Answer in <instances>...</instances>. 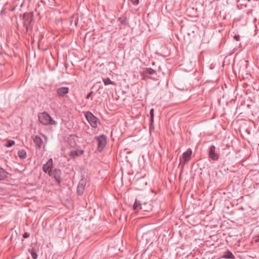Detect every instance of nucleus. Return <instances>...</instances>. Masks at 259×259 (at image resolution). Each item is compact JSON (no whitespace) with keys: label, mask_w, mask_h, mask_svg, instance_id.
Returning <instances> with one entry per match:
<instances>
[{"label":"nucleus","mask_w":259,"mask_h":259,"mask_svg":"<svg viewBox=\"0 0 259 259\" xmlns=\"http://www.w3.org/2000/svg\"><path fill=\"white\" fill-rule=\"evenodd\" d=\"M38 119L40 122L44 125L56 124L55 121L46 112L40 113L38 115Z\"/></svg>","instance_id":"nucleus-1"},{"label":"nucleus","mask_w":259,"mask_h":259,"mask_svg":"<svg viewBox=\"0 0 259 259\" xmlns=\"http://www.w3.org/2000/svg\"><path fill=\"white\" fill-rule=\"evenodd\" d=\"M85 118L93 127L96 128L97 127L98 119L91 112L89 111L86 113Z\"/></svg>","instance_id":"nucleus-2"},{"label":"nucleus","mask_w":259,"mask_h":259,"mask_svg":"<svg viewBox=\"0 0 259 259\" xmlns=\"http://www.w3.org/2000/svg\"><path fill=\"white\" fill-rule=\"evenodd\" d=\"M96 138L98 142V149L99 151H101L106 144V138L104 135H101Z\"/></svg>","instance_id":"nucleus-3"},{"label":"nucleus","mask_w":259,"mask_h":259,"mask_svg":"<svg viewBox=\"0 0 259 259\" xmlns=\"http://www.w3.org/2000/svg\"><path fill=\"white\" fill-rule=\"evenodd\" d=\"M53 166V160L52 158H50L48 161L47 163L44 164L42 167L44 171L46 173H48L49 175V176H52Z\"/></svg>","instance_id":"nucleus-4"},{"label":"nucleus","mask_w":259,"mask_h":259,"mask_svg":"<svg viewBox=\"0 0 259 259\" xmlns=\"http://www.w3.org/2000/svg\"><path fill=\"white\" fill-rule=\"evenodd\" d=\"M215 147L214 146H211L209 150V157L212 160H217L219 158V154L215 152Z\"/></svg>","instance_id":"nucleus-5"},{"label":"nucleus","mask_w":259,"mask_h":259,"mask_svg":"<svg viewBox=\"0 0 259 259\" xmlns=\"http://www.w3.org/2000/svg\"><path fill=\"white\" fill-rule=\"evenodd\" d=\"M86 182L87 181L84 179H82L79 181L77 189V192L78 195L82 194L84 188L86 185Z\"/></svg>","instance_id":"nucleus-6"},{"label":"nucleus","mask_w":259,"mask_h":259,"mask_svg":"<svg viewBox=\"0 0 259 259\" xmlns=\"http://www.w3.org/2000/svg\"><path fill=\"white\" fill-rule=\"evenodd\" d=\"M61 175V171L59 169H54L53 170H52V176L55 180L58 183L60 181V176Z\"/></svg>","instance_id":"nucleus-7"},{"label":"nucleus","mask_w":259,"mask_h":259,"mask_svg":"<svg viewBox=\"0 0 259 259\" xmlns=\"http://www.w3.org/2000/svg\"><path fill=\"white\" fill-rule=\"evenodd\" d=\"M192 152V150L189 148L186 151L183 153V158L184 159L185 162H187L190 159Z\"/></svg>","instance_id":"nucleus-8"},{"label":"nucleus","mask_w":259,"mask_h":259,"mask_svg":"<svg viewBox=\"0 0 259 259\" xmlns=\"http://www.w3.org/2000/svg\"><path fill=\"white\" fill-rule=\"evenodd\" d=\"M69 89L67 87H62L58 89L57 94L58 96L63 97L68 93Z\"/></svg>","instance_id":"nucleus-9"},{"label":"nucleus","mask_w":259,"mask_h":259,"mask_svg":"<svg viewBox=\"0 0 259 259\" xmlns=\"http://www.w3.org/2000/svg\"><path fill=\"white\" fill-rule=\"evenodd\" d=\"M33 141H34V142L35 144L36 148L39 149L41 147V144L42 143V140L41 139V138L39 136H36L34 138Z\"/></svg>","instance_id":"nucleus-10"},{"label":"nucleus","mask_w":259,"mask_h":259,"mask_svg":"<svg viewBox=\"0 0 259 259\" xmlns=\"http://www.w3.org/2000/svg\"><path fill=\"white\" fill-rule=\"evenodd\" d=\"M83 153V151L82 150H74L70 151L69 155L73 157H75L81 155Z\"/></svg>","instance_id":"nucleus-11"},{"label":"nucleus","mask_w":259,"mask_h":259,"mask_svg":"<svg viewBox=\"0 0 259 259\" xmlns=\"http://www.w3.org/2000/svg\"><path fill=\"white\" fill-rule=\"evenodd\" d=\"M234 256L233 254L231 252H230L229 251H227V252H225V253L223 255V258H227V259L234 258Z\"/></svg>","instance_id":"nucleus-12"},{"label":"nucleus","mask_w":259,"mask_h":259,"mask_svg":"<svg viewBox=\"0 0 259 259\" xmlns=\"http://www.w3.org/2000/svg\"><path fill=\"white\" fill-rule=\"evenodd\" d=\"M18 155L21 159H25L26 157V153L24 150L18 152Z\"/></svg>","instance_id":"nucleus-13"},{"label":"nucleus","mask_w":259,"mask_h":259,"mask_svg":"<svg viewBox=\"0 0 259 259\" xmlns=\"http://www.w3.org/2000/svg\"><path fill=\"white\" fill-rule=\"evenodd\" d=\"M133 209L136 211L142 209L141 204L138 202L137 200H136L135 202V203L133 205Z\"/></svg>","instance_id":"nucleus-14"},{"label":"nucleus","mask_w":259,"mask_h":259,"mask_svg":"<svg viewBox=\"0 0 259 259\" xmlns=\"http://www.w3.org/2000/svg\"><path fill=\"white\" fill-rule=\"evenodd\" d=\"M7 174V172L4 169L0 168V180L6 178Z\"/></svg>","instance_id":"nucleus-15"},{"label":"nucleus","mask_w":259,"mask_h":259,"mask_svg":"<svg viewBox=\"0 0 259 259\" xmlns=\"http://www.w3.org/2000/svg\"><path fill=\"white\" fill-rule=\"evenodd\" d=\"M103 81L105 85L114 84V83L113 81H112L109 78H104L103 79Z\"/></svg>","instance_id":"nucleus-16"},{"label":"nucleus","mask_w":259,"mask_h":259,"mask_svg":"<svg viewBox=\"0 0 259 259\" xmlns=\"http://www.w3.org/2000/svg\"><path fill=\"white\" fill-rule=\"evenodd\" d=\"M30 253L31 254L32 257L33 259H36L37 257V254L36 253L35 250L32 248L30 251Z\"/></svg>","instance_id":"nucleus-17"},{"label":"nucleus","mask_w":259,"mask_h":259,"mask_svg":"<svg viewBox=\"0 0 259 259\" xmlns=\"http://www.w3.org/2000/svg\"><path fill=\"white\" fill-rule=\"evenodd\" d=\"M146 72L150 75L155 74L156 73V71L152 68L147 69Z\"/></svg>","instance_id":"nucleus-18"},{"label":"nucleus","mask_w":259,"mask_h":259,"mask_svg":"<svg viewBox=\"0 0 259 259\" xmlns=\"http://www.w3.org/2000/svg\"><path fill=\"white\" fill-rule=\"evenodd\" d=\"M14 144H15L14 141L10 140V141H8L7 144L6 145V146L7 147H10Z\"/></svg>","instance_id":"nucleus-19"},{"label":"nucleus","mask_w":259,"mask_h":259,"mask_svg":"<svg viewBox=\"0 0 259 259\" xmlns=\"http://www.w3.org/2000/svg\"><path fill=\"white\" fill-rule=\"evenodd\" d=\"M150 114L151 116V119L152 120L154 116V109H151L150 111Z\"/></svg>","instance_id":"nucleus-20"},{"label":"nucleus","mask_w":259,"mask_h":259,"mask_svg":"<svg viewBox=\"0 0 259 259\" xmlns=\"http://www.w3.org/2000/svg\"><path fill=\"white\" fill-rule=\"evenodd\" d=\"M132 2L134 5H138L139 4V0H132Z\"/></svg>","instance_id":"nucleus-21"},{"label":"nucleus","mask_w":259,"mask_h":259,"mask_svg":"<svg viewBox=\"0 0 259 259\" xmlns=\"http://www.w3.org/2000/svg\"><path fill=\"white\" fill-rule=\"evenodd\" d=\"M234 39H235L237 41H239L240 39V36L239 35H235L234 36Z\"/></svg>","instance_id":"nucleus-22"},{"label":"nucleus","mask_w":259,"mask_h":259,"mask_svg":"<svg viewBox=\"0 0 259 259\" xmlns=\"http://www.w3.org/2000/svg\"><path fill=\"white\" fill-rule=\"evenodd\" d=\"M29 236V234L28 233H25L23 235V237L24 238H27Z\"/></svg>","instance_id":"nucleus-23"},{"label":"nucleus","mask_w":259,"mask_h":259,"mask_svg":"<svg viewBox=\"0 0 259 259\" xmlns=\"http://www.w3.org/2000/svg\"><path fill=\"white\" fill-rule=\"evenodd\" d=\"M92 94H93V92H90V93L87 95V98H88H88H89L91 97V96L92 95Z\"/></svg>","instance_id":"nucleus-24"},{"label":"nucleus","mask_w":259,"mask_h":259,"mask_svg":"<svg viewBox=\"0 0 259 259\" xmlns=\"http://www.w3.org/2000/svg\"><path fill=\"white\" fill-rule=\"evenodd\" d=\"M74 17V16H73L71 18V20H70V24H72V19Z\"/></svg>","instance_id":"nucleus-25"},{"label":"nucleus","mask_w":259,"mask_h":259,"mask_svg":"<svg viewBox=\"0 0 259 259\" xmlns=\"http://www.w3.org/2000/svg\"><path fill=\"white\" fill-rule=\"evenodd\" d=\"M42 136L44 137H45L46 139V137L44 135H43Z\"/></svg>","instance_id":"nucleus-26"},{"label":"nucleus","mask_w":259,"mask_h":259,"mask_svg":"<svg viewBox=\"0 0 259 259\" xmlns=\"http://www.w3.org/2000/svg\"><path fill=\"white\" fill-rule=\"evenodd\" d=\"M75 25H77V22H75Z\"/></svg>","instance_id":"nucleus-27"},{"label":"nucleus","mask_w":259,"mask_h":259,"mask_svg":"<svg viewBox=\"0 0 259 259\" xmlns=\"http://www.w3.org/2000/svg\"><path fill=\"white\" fill-rule=\"evenodd\" d=\"M25 18H26V15H24V18L25 19Z\"/></svg>","instance_id":"nucleus-28"},{"label":"nucleus","mask_w":259,"mask_h":259,"mask_svg":"<svg viewBox=\"0 0 259 259\" xmlns=\"http://www.w3.org/2000/svg\"><path fill=\"white\" fill-rule=\"evenodd\" d=\"M248 1H250V0H248Z\"/></svg>","instance_id":"nucleus-29"}]
</instances>
